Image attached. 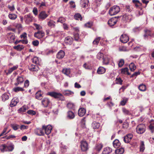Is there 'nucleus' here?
Listing matches in <instances>:
<instances>
[{
  "label": "nucleus",
  "instance_id": "obj_28",
  "mask_svg": "<svg viewBox=\"0 0 154 154\" xmlns=\"http://www.w3.org/2000/svg\"><path fill=\"white\" fill-rule=\"evenodd\" d=\"M112 152V149L109 147H106L104 148L103 152V154H108Z\"/></svg>",
  "mask_w": 154,
  "mask_h": 154
},
{
  "label": "nucleus",
  "instance_id": "obj_56",
  "mask_svg": "<svg viewBox=\"0 0 154 154\" xmlns=\"http://www.w3.org/2000/svg\"><path fill=\"white\" fill-rule=\"evenodd\" d=\"M103 147V145L100 144H97L96 146V149L99 151L101 150Z\"/></svg>",
  "mask_w": 154,
  "mask_h": 154
},
{
  "label": "nucleus",
  "instance_id": "obj_50",
  "mask_svg": "<svg viewBox=\"0 0 154 154\" xmlns=\"http://www.w3.org/2000/svg\"><path fill=\"white\" fill-rule=\"evenodd\" d=\"M26 106H24L20 108L18 110V112L20 113L21 112H23L26 111Z\"/></svg>",
  "mask_w": 154,
  "mask_h": 154
},
{
  "label": "nucleus",
  "instance_id": "obj_40",
  "mask_svg": "<svg viewBox=\"0 0 154 154\" xmlns=\"http://www.w3.org/2000/svg\"><path fill=\"white\" fill-rule=\"evenodd\" d=\"M5 148V151H11L13 150L14 147L12 145L7 146L6 145Z\"/></svg>",
  "mask_w": 154,
  "mask_h": 154
},
{
  "label": "nucleus",
  "instance_id": "obj_54",
  "mask_svg": "<svg viewBox=\"0 0 154 154\" xmlns=\"http://www.w3.org/2000/svg\"><path fill=\"white\" fill-rule=\"evenodd\" d=\"M93 26L92 22H89L85 24V26L86 27L90 28Z\"/></svg>",
  "mask_w": 154,
  "mask_h": 154
},
{
  "label": "nucleus",
  "instance_id": "obj_9",
  "mask_svg": "<svg viewBox=\"0 0 154 154\" xmlns=\"http://www.w3.org/2000/svg\"><path fill=\"white\" fill-rule=\"evenodd\" d=\"M120 39L122 42L125 43L128 41L129 37L126 34H123L121 36Z\"/></svg>",
  "mask_w": 154,
  "mask_h": 154
},
{
  "label": "nucleus",
  "instance_id": "obj_13",
  "mask_svg": "<svg viewBox=\"0 0 154 154\" xmlns=\"http://www.w3.org/2000/svg\"><path fill=\"white\" fill-rule=\"evenodd\" d=\"M123 18L125 21L127 22H129L133 19V17L132 15L125 14L123 16Z\"/></svg>",
  "mask_w": 154,
  "mask_h": 154
},
{
  "label": "nucleus",
  "instance_id": "obj_55",
  "mask_svg": "<svg viewBox=\"0 0 154 154\" xmlns=\"http://www.w3.org/2000/svg\"><path fill=\"white\" fill-rule=\"evenodd\" d=\"M149 128L152 132L154 131V122H151L149 126Z\"/></svg>",
  "mask_w": 154,
  "mask_h": 154
},
{
  "label": "nucleus",
  "instance_id": "obj_39",
  "mask_svg": "<svg viewBox=\"0 0 154 154\" xmlns=\"http://www.w3.org/2000/svg\"><path fill=\"white\" fill-rule=\"evenodd\" d=\"M14 91L16 92H17L19 91H24V89L23 88L20 87H16L13 89Z\"/></svg>",
  "mask_w": 154,
  "mask_h": 154
},
{
  "label": "nucleus",
  "instance_id": "obj_35",
  "mask_svg": "<svg viewBox=\"0 0 154 154\" xmlns=\"http://www.w3.org/2000/svg\"><path fill=\"white\" fill-rule=\"evenodd\" d=\"M8 17L11 20H15L17 17V15L14 14L9 13L8 15Z\"/></svg>",
  "mask_w": 154,
  "mask_h": 154
},
{
  "label": "nucleus",
  "instance_id": "obj_27",
  "mask_svg": "<svg viewBox=\"0 0 154 154\" xmlns=\"http://www.w3.org/2000/svg\"><path fill=\"white\" fill-rule=\"evenodd\" d=\"M75 116L74 113L72 111H68L67 113V117L70 119H73Z\"/></svg>",
  "mask_w": 154,
  "mask_h": 154
},
{
  "label": "nucleus",
  "instance_id": "obj_22",
  "mask_svg": "<svg viewBox=\"0 0 154 154\" xmlns=\"http://www.w3.org/2000/svg\"><path fill=\"white\" fill-rule=\"evenodd\" d=\"M29 69L31 71H36L39 69L37 66H35L32 64H31L29 66Z\"/></svg>",
  "mask_w": 154,
  "mask_h": 154
},
{
  "label": "nucleus",
  "instance_id": "obj_36",
  "mask_svg": "<svg viewBox=\"0 0 154 154\" xmlns=\"http://www.w3.org/2000/svg\"><path fill=\"white\" fill-rule=\"evenodd\" d=\"M13 48L18 51H21L24 48V46L23 45H19L17 46H14Z\"/></svg>",
  "mask_w": 154,
  "mask_h": 154
},
{
  "label": "nucleus",
  "instance_id": "obj_25",
  "mask_svg": "<svg viewBox=\"0 0 154 154\" xmlns=\"http://www.w3.org/2000/svg\"><path fill=\"white\" fill-rule=\"evenodd\" d=\"M134 49L135 51H145L146 50V47L142 46H137Z\"/></svg>",
  "mask_w": 154,
  "mask_h": 154
},
{
  "label": "nucleus",
  "instance_id": "obj_14",
  "mask_svg": "<svg viewBox=\"0 0 154 154\" xmlns=\"http://www.w3.org/2000/svg\"><path fill=\"white\" fill-rule=\"evenodd\" d=\"M42 103L44 107H47L50 103V101L49 99L44 98L42 100Z\"/></svg>",
  "mask_w": 154,
  "mask_h": 154
},
{
  "label": "nucleus",
  "instance_id": "obj_48",
  "mask_svg": "<svg viewBox=\"0 0 154 154\" xmlns=\"http://www.w3.org/2000/svg\"><path fill=\"white\" fill-rule=\"evenodd\" d=\"M145 149L144 143L143 141L141 142L140 145V151L143 152Z\"/></svg>",
  "mask_w": 154,
  "mask_h": 154
},
{
  "label": "nucleus",
  "instance_id": "obj_12",
  "mask_svg": "<svg viewBox=\"0 0 154 154\" xmlns=\"http://www.w3.org/2000/svg\"><path fill=\"white\" fill-rule=\"evenodd\" d=\"M124 9L126 12L131 13L133 10V6L131 5H125Z\"/></svg>",
  "mask_w": 154,
  "mask_h": 154
},
{
  "label": "nucleus",
  "instance_id": "obj_10",
  "mask_svg": "<svg viewBox=\"0 0 154 154\" xmlns=\"http://www.w3.org/2000/svg\"><path fill=\"white\" fill-rule=\"evenodd\" d=\"M47 21V25L50 28H54L56 26V22L52 20L48 19L46 20Z\"/></svg>",
  "mask_w": 154,
  "mask_h": 154
},
{
  "label": "nucleus",
  "instance_id": "obj_23",
  "mask_svg": "<svg viewBox=\"0 0 154 154\" xmlns=\"http://www.w3.org/2000/svg\"><path fill=\"white\" fill-rule=\"evenodd\" d=\"M89 3L88 0H81L80 4L83 8H86L88 6Z\"/></svg>",
  "mask_w": 154,
  "mask_h": 154
},
{
  "label": "nucleus",
  "instance_id": "obj_33",
  "mask_svg": "<svg viewBox=\"0 0 154 154\" xmlns=\"http://www.w3.org/2000/svg\"><path fill=\"white\" fill-rule=\"evenodd\" d=\"M62 72L65 75L69 76L70 73V69L67 68L63 69L62 70Z\"/></svg>",
  "mask_w": 154,
  "mask_h": 154
},
{
  "label": "nucleus",
  "instance_id": "obj_16",
  "mask_svg": "<svg viewBox=\"0 0 154 154\" xmlns=\"http://www.w3.org/2000/svg\"><path fill=\"white\" fill-rule=\"evenodd\" d=\"M117 22V19L116 18H111L108 22V25L110 26L114 25Z\"/></svg>",
  "mask_w": 154,
  "mask_h": 154
},
{
  "label": "nucleus",
  "instance_id": "obj_37",
  "mask_svg": "<svg viewBox=\"0 0 154 154\" xmlns=\"http://www.w3.org/2000/svg\"><path fill=\"white\" fill-rule=\"evenodd\" d=\"M124 151V149L122 148H121L116 149L115 151V152L116 154H123Z\"/></svg>",
  "mask_w": 154,
  "mask_h": 154
},
{
  "label": "nucleus",
  "instance_id": "obj_49",
  "mask_svg": "<svg viewBox=\"0 0 154 154\" xmlns=\"http://www.w3.org/2000/svg\"><path fill=\"white\" fill-rule=\"evenodd\" d=\"M32 62L33 63L36 64H38L39 63V60L38 58L36 57H33L32 59Z\"/></svg>",
  "mask_w": 154,
  "mask_h": 154
},
{
  "label": "nucleus",
  "instance_id": "obj_26",
  "mask_svg": "<svg viewBox=\"0 0 154 154\" xmlns=\"http://www.w3.org/2000/svg\"><path fill=\"white\" fill-rule=\"evenodd\" d=\"M113 146L116 148H119L121 145V143L119 140L116 139L113 142Z\"/></svg>",
  "mask_w": 154,
  "mask_h": 154
},
{
  "label": "nucleus",
  "instance_id": "obj_8",
  "mask_svg": "<svg viewBox=\"0 0 154 154\" xmlns=\"http://www.w3.org/2000/svg\"><path fill=\"white\" fill-rule=\"evenodd\" d=\"M42 128L45 130V133L46 134H49L51 133L52 129V126L50 125H48L46 126L43 125Z\"/></svg>",
  "mask_w": 154,
  "mask_h": 154
},
{
  "label": "nucleus",
  "instance_id": "obj_62",
  "mask_svg": "<svg viewBox=\"0 0 154 154\" xmlns=\"http://www.w3.org/2000/svg\"><path fill=\"white\" fill-rule=\"evenodd\" d=\"M129 124L127 122H125L123 124L122 127L123 128L127 129L129 127Z\"/></svg>",
  "mask_w": 154,
  "mask_h": 154
},
{
  "label": "nucleus",
  "instance_id": "obj_20",
  "mask_svg": "<svg viewBox=\"0 0 154 154\" xmlns=\"http://www.w3.org/2000/svg\"><path fill=\"white\" fill-rule=\"evenodd\" d=\"M17 82L15 83L14 84L15 85L17 86L21 84L24 81V79L21 76L17 77L16 79Z\"/></svg>",
  "mask_w": 154,
  "mask_h": 154
},
{
  "label": "nucleus",
  "instance_id": "obj_43",
  "mask_svg": "<svg viewBox=\"0 0 154 154\" xmlns=\"http://www.w3.org/2000/svg\"><path fill=\"white\" fill-rule=\"evenodd\" d=\"M92 127L94 129H98L100 127V124L99 123L93 122L92 124Z\"/></svg>",
  "mask_w": 154,
  "mask_h": 154
},
{
  "label": "nucleus",
  "instance_id": "obj_60",
  "mask_svg": "<svg viewBox=\"0 0 154 154\" xmlns=\"http://www.w3.org/2000/svg\"><path fill=\"white\" fill-rule=\"evenodd\" d=\"M14 26L17 28L19 30H21L22 26V25L20 23H17V24H16Z\"/></svg>",
  "mask_w": 154,
  "mask_h": 154
},
{
  "label": "nucleus",
  "instance_id": "obj_4",
  "mask_svg": "<svg viewBox=\"0 0 154 154\" xmlns=\"http://www.w3.org/2000/svg\"><path fill=\"white\" fill-rule=\"evenodd\" d=\"M48 16V15L46 14L45 11H41L38 15V18L39 20H45Z\"/></svg>",
  "mask_w": 154,
  "mask_h": 154
},
{
  "label": "nucleus",
  "instance_id": "obj_52",
  "mask_svg": "<svg viewBox=\"0 0 154 154\" xmlns=\"http://www.w3.org/2000/svg\"><path fill=\"white\" fill-rule=\"evenodd\" d=\"M100 37H98L96 38L93 42V44L94 45H97L99 43V41L100 39Z\"/></svg>",
  "mask_w": 154,
  "mask_h": 154
},
{
  "label": "nucleus",
  "instance_id": "obj_57",
  "mask_svg": "<svg viewBox=\"0 0 154 154\" xmlns=\"http://www.w3.org/2000/svg\"><path fill=\"white\" fill-rule=\"evenodd\" d=\"M116 84L121 85L122 84V81L120 78H116Z\"/></svg>",
  "mask_w": 154,
  "mask_h": 154
},
{
  "label": "nucleus",
  "instance_id": "obj_6",
  "mask_svg": "<svg viewBox=\"0 0 154 154\" xmlns=\"http://www.w3.org/2000/svg\"><path fill=\"white\" fill-rule=\"evenodd\" d=\"M45 34V33L43 31L38 30L37 32L34 33V36L38 39H40L44 36Z\"/></svg>",
  "mask_w": 154,
  "mask_h": 154
},
{
  "label": "nucleus",
  "instance_id": "obj_15",
  "mask_svg": "<svg viewBox=\"0 0 154 154\" xmlns=\"http://www.w3.org/2000/svg\"><path fill=\"white\" fill-rule=\"evenodd\" d=\"M144 32L145 34L144 36L145 38H147L148 36H152L153 35V32L150 29H145Z\"/></svg>",
  "mask_w": 154,
  "mask_h": 154
},
{
  "label": "nucleus",
  "instance_id": "obj_46",
  "mask_svg": "<svg viewBox=\"0 0 154 154\" xmlns=\"http://www.w3.org/2000/svg\"><path fill=\"white\" fill-rule=\"evenodd\" d=\"M60 147L62 152L66 151L67 148V147L63 144L62 143H61Z\"/></svg>",
  "mask_w": 154,
  "mask_h": 154
},
{
  "label": "nucleus",
  "instance_id": "obj_2",
  "mask_svg": "<svg viewBox=\"0 0 154 154\" xmlns=\"http://www.w3.org/2000/svg\"><path fill=\"white\" fill-rule=\"evenodd\" d=\"M120 11V7L118 6L115 5L110 8L109 13L110 15L112 16L118 14Z\"/></svg>",
  "mask_w": 154,
  "mask_h": 154
},
{
  "label": "nucleus",
  "instance_id": "obj_18",
  "mask_svg": "<svg viewBox=\"0 0 154 154\" xmlns=\"http://www.w3.org/2000/svg\"><path fill=\"white\" fill-rule=\"evenodd\" d=\"M73 41V38L70 36H67L66 37L64 40L65 43L68 45H70L72 43Z\"/></svg>",
  "mask_w": 154,
  "mask_h": 154
},
{
  "label": "nucleus",
  "instance_id": "obj_19",
  "mask_svg": "<svg viewBox=\"0 0 154 154\" xmlns=\"http://www.w3.org/2000/svg\"><path fill=\"white\" fill-rule=\"evenodd\" d=\"M65 52L62 51H60L57 53L56 56L57 58L59 59H61L63 58L65 56Z\"/></svg>",
  "mask_w": 154,
  "mask_h": 154
},
{
  "label": "nucleus",
  "instance_id": "obj_5",
  "mask_svg": "<svg viewBox=\"0 0 154 154\" xmlns=\"http://www.w3.org/2000/svg\"><path fill=\"white\" fill-rule=\"evenodd\" d=\"M81 150L83 152L86 151L88 149V143L86 141L81 142Z\"/></svg>",
  "mask_w": 154,
  "mask_h": 154
},
{
  "label": "nucleus",
  "instance_id": "obj_32",
  "mask_svg": "<svg viewBox=\"0 0 154 154\" xmlns=\"http://www.w3.org/2000/svg\"><path fill=\"white\" fill-rule=\"evenodd\" d=\"M18 102V100L17 99L14 98L11 100L10 106L11 107H14L16 105Z\"/></svg>",
  "mask_w": 154,
  "mask_h": 154
},
{
  "label": "nucleus",
  "instance_id": "obj_7",
  "mask_svg": "<svg viewBox=\"0 0 154 154\" xmlns=\"http://www.w3.org/2000/svg\"><path fill=\"white\" fill-rule=\"evenodd\" d=\"M24 19L25 22L26 23L29 24L32 21L33 16L30 14H28L24 16Z\"/></svg>",
  "mask_w": 154,
  "mask_h": 154
},
{
  "label": "nucleus",
  "instance_id": "obj_11",
  "mask_svg": "<svg viewBox=\"0 0 154 154\" xmlns=\"http://www.w3.org/2000/svg\"><path fill=\"white\" fill-rule=\"evenodd\" d=\"M133 135L131 134H129L124 137V141L126 143H129L132 139Z\"/></svg>",
  "mask_w": 154,
  "mask_h": 154
},
{
  "label": "nucleus",
  "instance_id": "obj_42",
  "mask_svg": "<svg viewBox=\"0 0 154 154\" xmlns=\"http://www.w3.org/2000/svg\"><path fill=\"white\" fill-rule=\"evenodd\" d=\"M129 67L130 70L131 71H134L136 68V66L132 63L130 64L129 65Z\"/></svg>",
  "mask_w": 154,
  "mask_h": 154
},
{
  "label": "nucleus",
  "instance_id": "obj_53",
  "mask_svg": "<svg viewBox=\"0 0 154 154\" xmlns=\"http://www.w3.org/2000/svg\"><path fill=\"white\" fill-rule=\"evenodd\" d=\"M11 127L14 130H17L19 128V126L16 124H13L11 125Z\"/></svg>",
  "mask_w": 154,
  "mask_h": 154
},
{
  "label": "nucleus",
  "instance_id": "obj_38",
  "mask_svg": "<svg viewBox=\"0 0 154 154\" xmlns=\"http://www.w3.org/2000/svg\"><path fill=\"white\" fill-rule=\"evenodd\" d=\"M74 18L76 20H79L80 21H82V18L81 15L79 13L76 14L74 16Z\"/></svg>",
  "mask_w": 154,
  "mask_h": 154
},
{
  "label": "nucleus",
  "instance_id": "obj_17",
  "mask_svg": "<svg viewBox=\"0 0 154 154\" xmlns=\"http://www.w3.org/2000/svg\"><path fill=\"white\" fill-rule=\"evenodd\" d=\"M42 128H37L35 130V133L37 135L39 136L44 135V133Z\"/></svg>",
  "mask_w": 154,
  "mask_h": 154
},
{
  "label": "nucleus",
  "instance_id": "obj_3",
  "mask_svg": "<svg viewBox=\"0 0 154 154\" xmlns=\"http://www.w3.org/2000/svg\"><path fill=\"white\" fill-rule=\"evenodd\" d=\"M136 131L137 134H141L143 133L146 130V126L144 124L138 125L136 127Z\"/></svg>",
  "mask_w": 154,
  "mask_h": 154
},
{
  "label": "nucleus",
  "instance_id": "obj_30",
  "mask_svg": "<svg viewBox=\"0 0 154 154\" xmlns=\"http://www.w3.org/2000/svg\"><path fill=\"white\" fill-rule=\"evenodd\" d=\"M105 72V69L103 67H99L97 70V72L99 74H103Z\"/></svg>",
  "mask_w": 154,
  "mask_h": 154
},
{
  "label": "nucleus",
  "instance_id": "obj_31",
  "mask_svg": "<svg viewBox=\"0 0 154 154\" xmlns=\"http://www.w3.org/2000/svg\"><path fill=\"white\" fill-rule=\"evenodd\" d=\"M35 95V98L38 100H40L42 99V94L40 91H38Z\"/></svg>",
  "mask_w": 154,
  "mask_h": 154
},
{
  "label": "nucleus",
  "instance_id": "obj_44",
  "mask_svg": "<svg viewBox=\"0 0 154 154\" xmlns=\"http://www.w3.org/2000/svg\"><path fill=\"white\" fill-rule=\"evenodd\" d=\"M103 63L105 65H107L109 64V59L107 57H104L103 59Z\"/></svg>",
  "mask_w": 154,
  "mask_h": 154
},
{
  "label": "nucleus",
  "instance_id": "obj_61",
  "mask_svg": "<svg viewBox=\"0 0 154 154\" xmlns=\"http://www.w3.org/2000/svg\"><path fill=\"white\" fill-rule=\"evenodd\" d=\"M124 63V61L123 59H121L118 65L119 67H122Z\"/></svg>",
  "mask_w": 154,
  "mask_h": 154
},
{
  "label": "nucleus",
  "instance_id": "obj_58",
  "mask_svg": "<svg viewBox=\"0 0 154 154\" xmlns=\"http://www.w3.org/2000/svg\"><path fill=\"white\" fill-rule=\"evenodd\" d=\"M5 144L0 145V150L1 152L5 151Z\"/></svg>",
  "mask_w": 154,
  "mask_h": 154
},
{
  "label": "nucleus",
  "instance_id": "obj_64",
  "mask_svg": "<svg viewBox=\"0 0 154 154\" xmlns=\"http://www.w3.org/2000/svg\"><path fill=\"white\" fill-rule=\"evenodd\" d=\"M33 25L35 27L36 29L37 30H39L42 28V27L38 24L34 23Z\"/></svg>",
  "mask_w": 154,
  "mask_h": 154
},
{
  "label": "nucleus",
  "instance_id": "obj_34",
  "mask_svg": "<svg viewBox=\"0 0 154 154\" xmlns=\"http://www.w3.org/2000/svg\"><path fill=\"white\" fill-rule=\"evenodd\" d=\"M128 70L127 67L122 68L121 69V73L122 74H126L128 75H129L130 73L128 72Z\"/></svg>",
  "mask_w": 154,
  "mask_h": 154
},
{
  "label": "nucleus",
  "instance_id": "obj_24",
  "mask_svg": "<svg viewBox=\"0 0 154 154\" xmlns=\"http://www.w3.org/2000/svg\"><path fill=\"white\" fill-rule=\"evenodd\" d=\"M86 113L85 109L83 108H80L78 110V114L80 116H83Z\"/></svg>",
  "mask_w": 154,
  "mask_h": 154
},
{
  "label": "nucleus",
  "instance_id": "obj_1",
  "mask_svg": "<svg viewBox=\"0 0 154 154\" xmlns=\"http://www.w3.org/2000/svg\"><path fill=\"white\" fill-rule=\"evenodd\" d=\"M47 94L54 98L58 99L59 100L63 101L64 98L63 95L61 93L55 92H48Z\"/></svg>",
  "mask_w": 154,
  "mask_h": 154
},
{
  "label": "nucleus",
  "instance_id": "obj_21",
  "mask_svg": "<svg viewBox=\"0 0 154 154\" xmlns=\"http://www.w3.org/2000/svg\"><path fill=\"white\" fill-rule=\"evenodd\" d=\"M8 38L11 42H13L15 39L14 34L12 33H9L8 34Z\"/></svg>",
  "mask_w": 154,
  "mask_h": 154
},
{
  "label": "nucleus",
  "instance_id": "obj_51",
  "mask_svg": "<svg viewBox=\"0 0 154 154\" xmlns=\"http://www.w3.org/2000/svg\"><path fill=\"white\" fill-rule=\"evenodd\" d=\"M123 113L125 115H130L131 113L129 111L125 108L122 109Z\"/></svg>",
  "mask_w": 154,
  "mask_h": 154
},
{
  "label": "nucleus",
  "instance_id": "obj_47",
  "mask_svg": "<svg viewBox=\"0 0 154 154\" xmlns=\"http://www.w3.org/2000/svg\"><path fill=\"white\" fill-rule=\"evenodd\" d=\"M139 90L141 91H144L146 90V86L143 84L140 85L138 87Z\"/></svg>",
  "mask_w": 154,
  "mask_h": 154
},
{
  "label": "nucleus",
  "instance_id": "obj_29",
  "mask_svg": "<svg viewBox=\"0 0 154 154\" xmlns=\"http://www.w3.org/2000/svg\"><path fill=\"white\" fill-rule=\"evenodd\" d=\"M18 67V66L17 65L13 66L8 70V72H6V74L7 75L10 74L13 71L16 69Z\"/></svg>",
  "mask_w": 154,
  "mask_h": 154
},
{
  "label": "nucleus",
  "instance_id": "obj_45",
  "mask_svg": "<svg viewBox=\"0 0 154 154\" xmlns=\"http://www.w3.org/2000/svg\"><path fill=\"white\" fill-rule=\"evenodd\" d=\"M97 59L99 60L103 59L104 58L103 54L100 52L98 53L97 56Z\"/></svg>",
  "mask_w": 154,
  "mask_h": 154
},
{
  "label": "nucleus",
  "instance_id": "obj_63",
  "mask_svg": "<svg viewBox=\"0 0 154 154\" xmlns=\"http://www.w3.org/2000/svg\"><path fill=\"white\" fill-rule=\"evenodd\" d=\"M128 100V99L127 98H126L125 99H123V100L121 101L120 104L122 106H124L125 104Z\"/></svg>",
  "mask_w": 154,
  "mask_h": 154
},
{
  "label": "nucleus",
  "instance_id": "obj_59",
  "mask_svg": "<svg viewBox=\"0 0 154 154\" xmlns=\"http://www.w3.org/2000/svg\"><path fill=\"white\" fill-rule=\"evenodd\" d=\"M65 21V19L63 17H60L57 21V22H60L61 23H64Z\"/></svg>",
  "mask_w": 154,
  "mask_h": 154
},
{
  "label": "nucleus",
  "instance_id": "obj_41",
  "mask_svg": "<svg viewBox=\"0 0 154 154\" xmlns=\"http://www.w3.org/2000/svg\"><path fill=\"white\" fill-rule=\"evenodd\" d=\"M9 98V96L7 94L5 93L2 95V100L4 101L8 100Z\"/></svg>",
  "mask_w": 154,
  "mask_h": 154
}]
</instances>
